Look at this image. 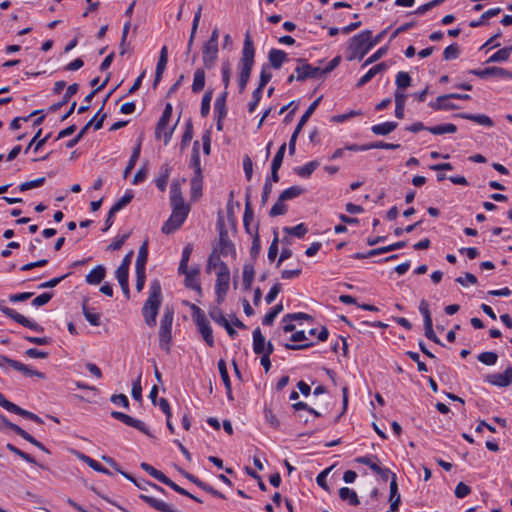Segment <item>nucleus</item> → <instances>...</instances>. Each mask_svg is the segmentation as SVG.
<instances>
[{"label": "nucleus", "mask_w": 512, "mask_h": 512, "mask_svg": "<svg viewBox=\"0 0 512 512\" xmlns=\"http://www.w3.org/2000/svg\"><path fill=\"white\" fill-rule=\"evenodd\" d=\"M219 249L220 254L227 256L229 254L235 255L236 251L233 243L230 241L228 237V233L225 230H221L219 233Z\"/></svg>", "instance_id": "b1692460"}, {"label": "nucleus", "mask_w": 512, "mask_h": 512, "mask_svg": "<svg viewBox=\"0 0 512 512\" xmlns=\"http://www.w3.org/2000/svg\"><path fill=\"white\" fill-rule=\"evenodd\" d=\"M284 201L285 200H281V196H279L277 202L272 206V208L269 212V215L271 217H276V216L283 215L286 213L287 207L284 204Z\"/></svg>", "instance_id": "774afa93"}, {"label": "nucleus", "mask_w": 512, "mask_h": 512, "mask_svg": "<svg viewBox=\"0 0 512 512\" xmlns=\"http://www.w3.org/2000/svg\"><path fill=\"white\" fill-rule=\"evenodd\" d=\"M264 418L272 428L278 429L280 427V421L277 418V416L273 413L271 408L265 407Z\"/></svg>", "instance_id": "e2e57ef3"}, {"label": "nucleus", "mask_w": 512, "mask_h": 512, "mask_svg": "<svg viewBox=\"0 0 512 512\" xmlns=\"http://www.w3.org/2000/svg\"><path fill=\"white\" fill-rule=\"evenodd\" d=\"M230 271L225 263H221V270L217 272V279L215 284V293L217 302L220 304L224 301L225 296L229 289Z\"/></svg>", "instance_id": "0eeeda50"}, {"label": "nucleus", "mask_w": 512, "mask_h": 512, "mask_svg": "<svg viewBox=\"0 0 512 512\" xmlns=\"http://www.w3.org/2000/svg\"><path fill=\"white\" fill-rule=\"evenodd\" d=\"M458 117L462 119L471 120L473 122H476L479 125L492 127L494 125L492 119L484 114L474 115L469 113H460L457 115Z\"/></svg>", "instance_id": "c85d7f7f"}, {"label": "nucleus", "mask_w": 512, "mask_h": 512, "mask_svg": "<svg viewBox=\"0 0 512 512\" xmlns=\"http://www.w3.org/2000/svg\"><path fill=\"white\" fill-rule=\"evenodd\" d=\"M387 69V65L386 63L382 62V63H379L377 65H375L374 67H372L371 69H369V71L364 74L357 82L356 86L358 88L364 86L365 84H367L375 75H377L378 73H381L383 71H385Z\"/></svg>", "instance_id": "a878e982"}, {"label": "nucleus", "mask_w": 512, "mask_h": 512, "mask_svg": "<svg viewBox=\"0 0 512 512\" xmlns=\"http://www.w3.org/2000/svg\"><path fill=\"white\" fill-rule=\"evenodd\" d=\"M477 359L487 366H492L496 364L498 355L495 352H482L477 356Z\"/></svg>", "instance_id": "052dcab7"}, {"label": "nucleus", "mask_w": 512, "mask_h": 512, "mask_svg": "<svg viewBox=\"0 0 512 512\" xmlns=\"http://www.w3.org/2000/svg\"><path fill=\"white\" fill-rule=\"evenodd\" d=\"M132 199H133V194L126 193L122 198H120L113 204V206L111 207L112 213L119 212L122 208H124L127 204H129Z\"/></svg>", "instance_id": "0e129e2a"}, {"label": "nucleus", "mask_w": 512, "mask_h": 512, "mask_svg": "<svg viewBox=\"0 0 512 512\" xmlns=\"http://www.w3.org/2000/svg\"><path fill=\"white\" fill-rule=\"evenodd\" d=\"M192 309L195 311L193 316H194L195 323L198 326L199 332L201 333L206 344L210 347H213L214 346V338L212 335V328L210 327L205 314L196 305H193Z\"/></svg>", "instance_id": "423d86ee"}, {"label": "nucleus", "mask_w": 512, "mask_h": 512, "mask_svg": "<svg viewBox=\"0 0 512 512\" xmlns=\"http://www.w3.org/2000/svg\"><path fill=\"white\" fill-rule=\"evenodd\" d=\"M0 423H3L7 428L14 431L17 435H19L21 438L28 441L38 449L44 451L47 454H50V451L41 442L36 440L32 435H30L20 426L10 422L4 415H0Z\"/></svg>", "instance_id": "9b49d317"}, {"label": "nucleus", "mask_w": 512, "mask_h": 512, "mask_svg": "<svg viewBox=\"0 0 512 512\" xmlns=\"http://www.w3.org/2000/svg\"><path fill=\"white\" fill-rule=\"evenodd\" d=\"M0 310L6 315L8 316L9 318H11L12 320H14L15 322H17L18 324L24 326V327H27L31 330H34V331H37V332H42L44 329L41 325H39L37 322L35 321H31L29 320L27 317H25L24 315L16 312L15 310L5 306L3 304V302L0 303Z\"/></svg>", "instance_id": "1a4fd4ad"}, {"label": "nucleus", "mask_w": 512, "mask_h": 512, "mask_svg": "<svg viewBox=\"0 0 512 512\" xmlns=\"http://www.w3.org/2000/svg\"><path fill=\"white\" fill-rule=\"evenodd\" d=\"M471 74L481 78L487 79L489 77H498V78H510L512 79V72L501 68V67H488L485 69H473L470 71Z\"/></svg>", "instance_id": "ddd939ff"}, {"label": "nucleus", "mask_w": 512, "mask_h": 512, "mask_svg": "<svg viewBox=\"0 0 512 512\" xmlns=\"http://www.w3.org/2000/svg\"><path fill=\"white\" fill-rule=\"evenodd\" d=\"M140 499H142L145 503H147L149 506H151L152 508L160 511V512H181L177 509H174L171 505H169L168 503L162 501V500H159V499H156L152 496H149V495H146V494H141L139 496Z\"/></svg>", "instance_id": "f3484780"}, {"label": "nucleus", "mask_w": 512, "mask_h": 512, "mask_svg": "<svg viewBox=\"0 0 512 512\" xmlns=\"http://www.w3.org/2000/svg\"><path fill=\"white\" fill-rule=\"evenodd\" d=\"M285 151H286V143H283L280 146V148L278 149L277 153L275 154V156L272 160L271 169H278V170L280 169L282 162H283Z\"/></svg>", "instance_id": "69168bd1"}, {"label": "nucleus", "mask_w": 512, "mask_h": 512, "mask_svg": "<svg viewBox=\"0 0 512 512\" xmlns=\"http://www.w3.org/2000/svg\"><path fill=\"white\" fill-rule=\"evenodd\" d=\"M500 12H501V8H499V7L489 9L486 12H484L478 20L471 21L469 23V25H470V27H473V28L479 27L485 23L486 19H489L491 17L498 15Z\"/></svg>", "instance_id": "a18cd8bd"}, {"label": "nucleus", "mask_w": 512, "mask_h": 512, "mask_svg": "<svg viewBox=\"0 0 512 512\" xmlns=\"http://www.w3.org/2000/svg\"><path fill=\"white\" fill-rule=\"evenodd\" d=\"M190 208L172 207V214L162 226L164 234H171L179 229L186 220Z\"/></svg>", "instance_id": "39448f33"}, {"label": "nucleus", "mask_w": 512, "mask_h": 512, "mask_svg": "<svg viewBox=\"0 0 512 512\" xmlns=\"http://www.w3.org/2000/svg\"><path fill=\"white\" fill-rule=\"evenodd\" d=\"M512 53V46L504 47L491 55L486 63L504 62L509 59Z\"/></svg>", "instance_id": "c9c22d12"}, {"label": "nucleus", "mask_w": 512, "mask_h": 512, "mask_svg": "<svg viewBox=\"0 0 512 512\" xmlns=\"http://www.w3.org/2000/svg\"><path fill=\"white\" fill-rule=\"evenodd\" d=\"M284 232L293 235L298 238H302L307 233V228L303 223H300L294 227H284Z\"/></svg>", "instance_id": "680f3d73"}, {"label": "nucleus", "mask_w": 512, "mask_h": 512, "mask_svg": "<svg viewBox=\"0 0 512 512\" xmlns=\"http://www.w3.org/2000/svg\"><path fill=\"white\" fill-rule=\"evenodd\" d=\"M170 202L172 207L178 208H189L188 205L185 204L180 183L173 182L170 187Z\"/></svg>", "instance_id": "412c9836"}, {"label": "nucleus", "mask_w": 512, "mask_h": 512, "mask_svg": "<svg viewBox=\"0 0 512 512\" xmlns=\"http://www.w3.org/2000/svg\"><path fill=\"white\" fill-rule=\"evenodd\" d=\"M209 315L211 319L216 322L217 324L223 326L225 325L229 320L224 316L223 312L220 308L214 307L210 310Z\"/></svg>", "instance_id": "338daca9"}, {"label": "nucleus", "mask_w": 512, "mask_h": 512, "mask_svg": "<svg viewBox=\"0 0 512 512\" xmlns=\"http://www.w3.org/2000/svg\"><path fill=\"white\" fill-rule=\"evenodd\" d=\"M202 195V176H195L191 179V197L197 199Z\"/></svg>", "instance_id": "13d9d810"}, {"label": "nucleus", "mask_w": 512, "mask_h": 512, "mask_svg": "<svg viewBox=\"0 0 512 512\" xmlns=\"http://www.w3.org/2000/svg\"><path fill=\"white\" fill-rule=\"evenodd\" d=\"M485 381L498 387H507L512 383V366L506 368L504 373L487 375Z\"/></svg>", "instance_id": "2eb2a0df"}, {"label": "nucleus", "mask_w": 512, "mask_h": 512, "mask_svg": "<svg viewBox=\"0 0 512 512\" xmlns=\"http://www.w3.org/2000/svg\"><path fill=\"white\" fill-rule=\"evenodd\" d=\"M96 117H97V114L84 125V127L79 131V133L73 139H71L67 142V144H66L67 148L74 147L84 137V135L87 133L89 128L92 126L94 119H96Z\"/></svg>", "instance_id": "09e8293b"}, {"label": "nucleus", "mask_w": 512, "mask_h": 512, "mask_svg": "<svg viewBox=\"0 0 512 512\" xmlns=\"http://www.w3.org/2000/svg\"><path fill=\"white\" fill-rule=\"evenodd\" d=\"M161 302V285L158 280H154L151 282L149 297L146 300L142 309L145 323L150 327L156 325V317L158 315V310L161 305Z\"/></svg>", "instance_id": "f03ea898"}, {"label": "nucleus", "mask_w": 512, "mask_h": 512, "mask_svg": "<svg viewBox=\"0 0 512 512\" xmlns=\"http://www.w3.org/2000/svg\"><path fill=\"white\" fill-rule=\"evenodd\" d=\"M201 12H202V5H200L197 9V11L195 12V15H194V19H193V23H192V28H191V34H190V37H189V40H188V45H187V53H190L191 49H192V45H193V42H194V38H195V34L197 32V29H198V26H199V22H200V18H201Z\"/></svg>", "instance_id": "ea45409f"}, {"label": "nucleus", "mask_w": 512, "mask_h": 512, "mask_svg": "<svg viewBox=\"0 0 512 512\" xmlns=\"http://www.w3.org/2000/svg\"><path fill=\"white\" fill-rule=\"evenodd\" d=\"M297 63L299 64L295 68L297 81L303 82L308 78H320L324 76L322 73V68L313 67L312 65L306 63V61L302 58H298Z\"/></svg>", "instance_id": "6e6552de"}, {"label": "nucleus", "mask_w": 512, "mask_h": 512, "mask_svg": "<svg viewBox=\"0 0 512 512\" xmlns=\"http://www.w3.org/2000/svg\"><path fill=\"white\" fill-rule=\"evenodd\" d=\"M193 250V246L191 244H187L183 251L181 261L178 267V272H186V268H188V262Z\"/></svg>", "instance_id": "603ef678"}, {"label": "nucleus", "mask_w": 512, "mask_h": 512, "mask_svg": "<svg viewBox=\"0 0 512 512\" xmlns=\"http://www.w3.org/2000/svg\"><path fill=\"white\" fill-rule=\"evenodd\" d=\"M148 259V241L146 240L139 248L138 256L135 263V270L145 271Z\"/></svg>", "instance_id": "2f4dec72"}, {"label": "nucleus", "mask_w": 512, "mask_h": 512, "mask_svg": "<svg viewBox=\"0 0 512 512\" xmlns=\"http://www.w3.org/2000/svg\"><path fill=\"white\" fill-rule=\"evenodd\" d=\"M4 363H7L9 364L13 369L23 373L24 375L28 376V377H33V376H36L38 378H41L43 379L45 377V375L37 370H33L31 369L29 366L17 361V360H13V359H10V358H7L5 359V362Z\"/></svg>", "instance_id": "6ab92c4d"}, {"label": "nucleus", "mask_w": 512, "mask_h": 512, "mask_svg": "<svg viewBox=\"0 0 512 512\" xmlns=\"http://www.w3.org/2000/svg\"><path fill=\"white\" fill-rule=\"evenodd\" d=\"M41 133H42V129H39L37 131V133L35 134V136L29 142L25 152H27L32 147V145H34V144H35L34 150L38 151L47 142V140L49 139L51 134H47L42 139H39Z\"/></svg>", "instance_id": "864d4df0"}, {"label": "nucleus", "mask_w": 512, "mask_h": 512, "mask_svg": "<svg viewBox=\"0 0 512 512\" xmlns=\"http://www.w3.org/2000/svg\"><path fill=\"white\" fill-rule=\"evenodd\" d=\"M0 406L9 412L28 418L36 422L37 424H43V420L38 415L30 411L24 410L18 405L14 404L13 402L7 400L2 393H0Z\"/></svg>", "instance_id": "f8f14e48"}, {"label": "nucleus", "mask_w": 512, "mask_h": 512, "mask_svg": "<svg viewBox=\"0 0 512 512\" xmlns=\"http://www.w3.org/2000/svg\"><path fill=\"white\" fill-rule=\"evenodd\" d=\"M254 57L255 49L253 41L249 33H246L242 50V56L239 64L240 71L238 77V84L240 93H242L245 90L247 83L250 79L251 71L254 65Z\"/></svg>", "instance_id": "f257e3e1"}, {"label": "nucleus", "mask_w": 512, "mask_h": 512, "mask_svg": "<svg viewBox=\"0 0 512 512\" xmlns=\"http://www.w3.org/2000/svg\"><path fill=\"white\" fill-rule=\"evenodd\" d=\"M255 274L254 264L246 263L243 266V286L244 289H250Z\"/></svg>", "instance_id": "4c0bfd02"}, {"label": "nucleus", "mask_w": 512, "mask_h": 512, "mask_svg": "<svg viewBox=\"0 0 512 512\" xmlns=\"http://www.w3.org/2000/svg\"><path fill=\"white\" fill-rule=\"evenodd\" d=\"M400 147L399 144L394 143H386L383 141H377L374 143L366 144L361 147L362 150H371V149H387V150H395Z\"/></svg>", "instance_id": "8fccbe9b"}, {"label": "nucleus", "mask_w": 512, "mask_h": 512, "mask_svg": "<svg viewBox=\"0 0 512 512\" xmlns=\"http://www.w3.org/2000/svg\"><path fill=\"white\" fill-rule=\"evenodd\" d=\"M191 166L195 170V176H202L198 141L194 142V145H193V151H192V156H191Z\"/></svg>", "instance_id": "49530a36"}, {"label": "nucleus", "mask_w": 512, "mask_h": 512, "mask_svg": "<svg viewBox=\"0 0 512 512\" xmlns=\"http://www.w3.org/2000/svg\"><path fill=\"white\" fill-rule=\"evenodd\" d=\"M318 165L319 164L317 161H310L304 166L295 168V172L298 176L306 178L309 177L315 171Z\"/></svg>", "instance_id": "de8ad7c7"}, {"label": "nucleus", "mask_w": 512, "mask_h": 512, "mask_svg": "<svg viewBox=\"0 0 512 512\" xmlns=\"http://www.w3.org/2000/svg\"><path fill=\"white\" fill-rule=\"evenodd\" d=\"M167 122H162V120H158L156 128H155V137L157 139L163 138L164 143L168 144L171 140L173 129L168 128Z\"/></svg>", "instance_id": "bb28decb"}, {"label": "nucleus", "mask_w": 512, "mask_h": 512, "mask_svg": "<svg viewBox=\"0 0 512 512\" xmlns=\"http://www.w3.org/2000/svg\"><path fill=\"white\" fill-rule=\"evenodd\" d=\"M265 337L263 336L261 329L257 327L253 331V351L255 354H262L265 350Z\"/></svg>", "instance_id": "c756f323"}, {"label": "nucleus", "mask_w": 512, "mask_h": 512, "mask_svg": "<svg viewBox=\"0 0 512 512\" xmlns=\"http://www.w3.org/2000/svg\"><path fill=\"white\" fill-rule=\"evenodd\" d=\"M371 35V30H364L350 38L347 48V60L352 61L355 59H363V57L372 49L370 43Z\"/></svg>", "instance_id": "7ed1b4c3"}, {"label": "nucleus", "mask_w": 512, "mask_h": 512, "mask_svg": "<svg viewBox=\"0 0 512 512\" xmlns=\"http://www.w3.org/2000/svg\"><path fill=\"white\" fill-rule=\"evenodd\" d=\"M78 458L80 460H82L84 463H86L93 470L103 473V474L111 475V472L107 468L102 466L99 462L92 459L91 457L84 455V454H79Z\"/></svg>", "instance_id": "a19ab883"}, {"label": "nucleus", "mask_w": 512, "mask_h": 512, "mask_svg": "<svg viewBox=\"0 0 512 512\" xmlns=\"http://www.w3.org/2000/svg\"><path fill=\"white\" fill-rule=\"evenodd\" d=\"M254 218V213L251 207V201H250V188L247 191L246 194V200H245V211L243 216V223L245 230L248 234L254 235V229L251 227V223Z\"/></svg>", "instance_id": "4be33fe9"}, {"label": "nucleus", "mask_w": 512, "mask_h": 512, "mask_svg": "<svg viewBox=\"0 0 512 512\" xmlns=\"http://www.w3.org/2000/svg\"><path fill=\"white\" fill-rule=\"evenodd\" d=\"M339 497L343 501H348L352 506H356L360 503L356 492L348 487H342L339 489Z\"/></svg>", "instance_id": "f704fd0d"}, {"label": "nucleus", "mask_w": 512, "mask_h": 512, "mask_svg": "<svg viewBox=\"0 0 512 512\" xmlns=\"http://www.w3.org/2000/svg\"><path fill=\"white\" fill-rule=\"evenodd\" d=\"M227 91H224L219 97H217L214 109L217 115H220V118H225L227 115V108H226V97H227Z\"/></svg>", "instance_id": "c03bdc74"}, {"label": "nucleus", "mask_w": 512, "mask_h": 512, "mask_svg": "<svg viewBox=\"0 0 512 512\" xmlns=\"http://www.w3.org/2000/svg\"><path fill=\"white\" fill-rule=\"evenodd\" d=\"M0 423H3L7 428L14 431L17 435H19L21 438L28 441L38 449L44 451L47 454H50V451L41 442L36 440L32 435H30L20 426L10 422L4 415H0Z\"/></svg>", "instance_id": "9d476101"}, {"label": "nucleus", "mask_w": 512, "mask_h": 512, "mask_svg": "<svg viewBox=\"0 0 512 512\" xmlns=\"http://www.w3.org/2000/svg\"><path fill=\"white\" fill-rule=\"evenodd\" d=\"M218 57V45L205 42L202 48V61L206 69H212Z\"/></svg>", "instance_id": "dca6fc26"}, {"label": "nucleus", "mask_w": 512, "mask_h": 512, "mask_svg": "<svg viewBox=\"0 0 512 512\" xmlns=\"http://www.w3.org/2000/svg\"><path fill=\"white\" fill-rule=\"evenodd\" d=\"M427 131H429L430 133L434 134V135H442V134H446V133H455L457 131V127L456 125L452 124V123H447V124H444V125H437V126H434V127H428L427 128Z\"/></svg>", "instance_id": "79ce46f5"}, {"label": "nucleus", "mask_w": 512, "mask_h": 512, "mask_svg": "<svg viewBox=\"0 0 512 512\" xmlns=\"http://www.w3.org/2000/svg\"><path fill=\"white\" fill-rule=\"evenodd\" d=\"M205 86V71L202 68H197L194 72L193 83L191 86L193 93H199Z\"/></svg>", "instance_id": "72a5a7b5"}, {"label": "nucleus", "mask_w": 512, "mask_h": 512, "mask_svg": "<svg viewBox=\"0 0 512 512\" xmlns=\"http://www.w3.org/2000/svg\"><path fill=\"white\" fill-rule=\"evenodd\" d=\"M82 310H83V314L85 316V319L92 326H99L100 325V315L98 313L93 312L91 309H89L86 306V302L83 303Z\"/></svg>", "instance_id": "5fc2aeb1"}, {"label": "nucleus", "mask_w": 512, "mask_h": 512, "mask_svg": "<svg viewBox=\"0 0 512 512\" xmlns=\"http://www.w3.org/2000/svg\"><path fill=\"white\" fill-rule=\"evenodd\" d=\"M106 276V268L98 265L86 275V282L90 285L100 284Z\"/></svg>", "instance_id": "393cba45"}, {"label": "nucleus", "mask_w": 512, "mask_h": 512, "mask_svg": "<svg viewBox=\"0 0 512 512\" xmlns=\"http://www.w3.org/2000/svg\"><path fill=\"white\" fill-rule=\"evenodd\" d=\"M180 274H183L185 276V286L187 288L193 289L197 291L199 294H201V286L198 279L199 270L198 269H188L186 268V272H179Z\"/></svg>", "instance_id": "aec40b11"}, {"label": "nucleus", "mask_w": 512, "mask_h": 512, "mask_svg": "<svg viewBox=\"0 0 512 512\" xmlns=\"http://www.w3.org/2000/svg\"><path fill=\"white\" fill-rule=\"evenodd\" d=\"M212 95H213L212 90H208L205 92V94L202 97L201 110H200L202 117H206L210 112V103L212 100Z\"/></svg>", "instance_id": "bf43d9fd"}, {"label": "nucleus", "mask_w": 512, "mask_h": 512, "mask_svg": "<svg viewBox=\"0 0 512 512\" xmlns=\"http://www.w3.org/2000/svg\"><path fill=\"white\" fill-rule=\"evenodd\" d=\"M451 98L447 95H441L436 98V101L434 103H431L430 106L434 110H452L457 109L458 106L454 103L449 102Z\"/></svg>", "instance_id": "7c9ffc66"}, {"label": "nucleus", "mask_w": 512, "mask_h": 512, "mask_svg": "<svg viewBox=\"0 0 512 512\" xmlns=\"http://www.w3.org/2000/svg\"><path fill=\"white\" fill-rule=\"evenodd\" d=\"M173 319L174 311L170 308H166L159 327V346L166 353H170L171 350Z\"/></svg>", "instance_id": "20e7f679"}, {"label": "nucleus", "mask_w": 512, "mask_h": 512, "mask_svg": "<svg viewBox=\"0 0 512 512\" xmlns=\"http://www.w3.org/2000/svg\"><path fill=\"white\" fill-rule=\"evenodd\" d=\"M304 192V189L299 186H292L285 189L281 194V200H291Z\"/></svg>", "instance_id": "4d7b16f0"}, {"label": "nucleus", "mask_w": 512, "mask_h": 512, "mask_svg": "<svg viewBox=\"0 0 512 512\" xmlns=\"http://www.w3.org/2000/svg\"><path fill=\"white\" fill-rule=\"evenodd\" d=\"M406 98L407 96L403 93V91H395V116L398 119H402L404 117Z\"/></svg>", "instance_id": "e433bc0d"}, {"label": "nucleus", "mask_w": 512, "mask_h": 512, "mask_svg": "<svg viewBox=\"0 0 512 512\" xmlns=\"http://www.w3.org/2000/svg\"><path fill=\"white\" fill-rule=\"evenodd\" d=\"M218 370H219L221 379H222V381H223V383L225 385V388L227 390L228 397L230 399H232V396H231V382H230V378H229V375H228L226 362L223 359L219 360V362H218Z\"/></svg>", "instance_id": "58836bf2"}, {"label": "nucleus", "mask_w": 512, "mask_h": 512, "mask_svg": "<svg viewBox=\"0 0 512 512\" xmlns=\"http://www.w3.org/2000/svg\"><path fill=\"white\" fill-rule=\"evenodd\" d=\"M398 124L396 122L388 121L381 124H376L371 127V131L375 135H388L393 132L397 128Z\"/></svg>", "instance_id": "473e14b6"}, {"label": "nucleus", "mask_w": 512, "mask_h": 512, "mask_svg": "<svg viewBox=\"0 0 512 512\" xmlns=\"http://www.w3.org/2000/svg\"><path fill=\"white\" fill-rule=\"evenodd\" d=\"M376 460L378 461L377 456L371 455L358 457L356 459V462L367 465L372 471L376 473L378 470H380V466L378 465Z\"/></svg>", "instance_id": "6e6d98bb"}, {"label": "nucleus", "mask_w": 512, "mask_h": 512, "mask_svg": "<svg viewBox=\"0 0 512 512\" xmlns=\"http://www.w3.org/2000/svg\"><path fill=\"white\" fill-rule=\"evenodd\" d=\"M269 64L274 69H280L287 61V53L280 49H271L268 53Z\"/></svg>", "instance_id": "5701e85b"}, {"label": "nucleus", "mask_w": 512, "mask_h": 512, "mask_svg": "<svg viewBox=\"0 0 512 512\" xmlns=\"http://www.w3.org/2000/svg\"><path fill=\"white\" fill-rule=\"evenodd\" d=\"M111 416L113 418L123 422L124 424H126L130 427H133L148 436H151L143 421L135 419V418L131 417L130 415L119 412V411H112Z\"/></svg>", "instance_id": "4468645a"}, {"label": "nucleus", "mask_w": 512, "mask_h": 512, "mask_svg": "<svg viewBox=\"0 0 512 512\" xmlns=\"http://www.w3.org/2000/svg\"><path fill=\"white\" fill-rule=\"evenodd\" d=\"M411 81H412V79L407 72H403V71L399 72L396 75V85H397L396 91H402V90L406 89L407 87H409L411 85Z\"/></svg>", "instance_id": "3c124183"}, {"label": "nucleus", "mask_w": 512, "mask_h": 512, "mask_svg": "<svg viewBox=\"0 0 512 512\" xmlns=\"http://www.w3.org/2000/svg\"><path fill=\"white\" fill-rule=\"evenodd\" d=\"M78 89H79V85L77 83H73V84L69 85L65 94L62 97V100L57 103H54L50 107V110L57 111L62 106L66 105L69 102V100L72 98V96H74L78 92Z\"/></svg>", "instance_id": "cd10ccee"}, {"label": "nucleus", "mask_w": 512, "mask_h": 512, "mask_svg": "<svg viewBox=\"0 0 512 512\" xmlns=\"http://www.w3.org/2000/svg\"><path fill=\"white\" fill-rule=\"evenodd\" d=\"M168 62V49L166 46H163L160 51L159 59L157 62L156 70H155V78L153 82V86L156 87L158 83L161 81L163 73L166 69Z\"/></svg>", "instance_id": "a211bd4d"}, {"label": "nucleus", "mask_w": 512, "mask_h": 512, "mask_svg": "<svg viewBox=\"0 0 512 512\" xmlns=\"http://www.w3.org/2000/svg\"><path fill=\"white\" fill-rule=\"evenodd\" d=\"M140 151H141V143L139 142L133 149L132 155H131V157L128 161V164L123 172L124 178H127L128 175L130 174V172L132 171V169L135 167V164L140 156Z\"/></svg>", "instance_id": "37998d69"}]
</instances>
